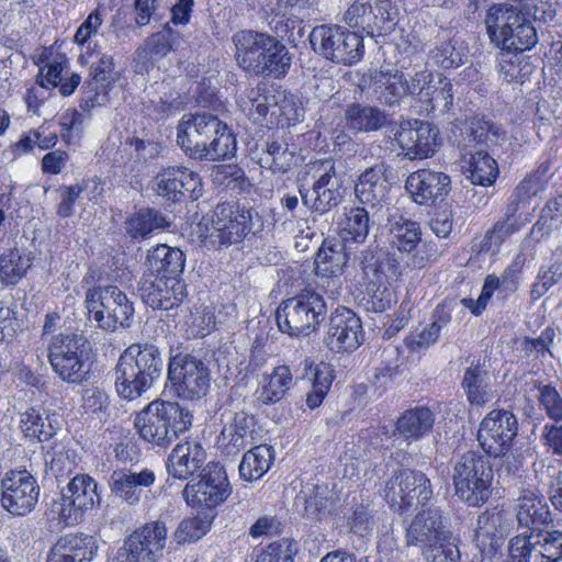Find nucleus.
<instances>
[{"label":"nucleus","instance_id":"nucleus-1","mask_svg":"<svg viewBox=\"0 0 562 562\" xmlns=\"http://www.w3.org/2000/svg\"><path fill=\"white\" fill-rule=\"evenodd\" d=\"M177 144L196 160L216 161L236 153V138L227 124L207 112L182 116L177 126Z\"/></svg>","mask_w":562,"mask_h":562},{"label":"nucleus","instance_id":"nucleus-2","mask_svg":"<svg viewBox=\"0 0 562 562\" xmlns=\"http://www.w3.org/2000/svg\"><path fill=\"white\" fill-rule=\"evenodd\" d=\"M162 368L164 359L156 345L132 344L120 355L113 369L117 395L128 402L142 397L161 376Z\"/></svg>","mask_w":562,"mask_h":562},{"label":"nucleus","instance_id":"nucleus-3","mask_svg":"<svg viewBox=\"0 0 562 562\" xmlns=\"http://www.w3.org/2000/svg\"><path fill=\"white\" fill-rule=\"evenodd\" d=\"M233 42L238 66L251 76L281 78L291 66L286 46L274 36L243 30L233 36Z\"/></svg>","mask_w":562,"mask_h":562},{"label":"nucleus","instance_id":"nucleus-4","mask_svg":"<svg viewBox=\"0 0 562 562\" xmlns=\"http://www.w3.org/2000/svg\"><path fill=\"white\" fill-rule=\"evenodd\" d=\"M134 425L143 440L166 448L190 428L192 415L178 403L156 400L136 415Z\"/></svg>","mask_w":562,"mask_h":562},{"label":"nucleus","instance_id":"nucleus-5","mask_svg":"<svg viewBox=\"0 0 562 562\" xmlns=\"http://www.w3.org/2000/svg\"><path fill=\"white\" fill-rule=\"evenodd\" d=\"M53 371L65 382L80 384L88 379L92 364V348L82 334H58L48 345Z\"/></svg>","mask_w":562,"mask_h":562},{"label":"nucleus","instance_id":"nucleus-6","mask_svg":"<svg viewBox=\"0 0 562 562\" xmlns=\"http://www.w3.org/2000/svg\"><path fill=\"white\" fill-rule=\"evenodd\" d=\"M452 481L456 495L469 506H481L492 494L493 469L486 456L469 450L454 462Z\"/></svg>","mask_w":562,"mask_h":562},{"label":"nucleus","instance_id":"nucleus-7","mask_svg":"<svg viewBox=\"0 0 562 562\" xmlns=\"http://www.w3.org/2000/svg\"><path fill=\"white\" fill-rule=\"evenodd\" d=\"M327 306L322 294L305 289L300 294L283 300L277 308L279 329L290 336L310 335L324 321Z\"/></svg>","mask_w":562,"mask_h":562},{"label":"nucleus","instance_id":"nucleus-8","mask_svg":"<svg viewBox=\"0 0 562 562\" xmlns=\"http://www.w3.org/2000/svg\"><path fill=\"white\" fill-rule=\"evenodd\" d=\"M86 304L90 319L98 327L114 331L117 326L128 327L134 315L133 302L117 285L108 284L89 289Z\"/></svg>","mask_w":562,"mask_h":562},{"label":"nucleus","instance_id":"nucleus-9","mask_svg":"<svg viewBox=\"0 0 562 562\" xmlns=\"http://www.w3.org/2000/svg\"><path fill=\"white\" fill-rule=\"evenodd\" d=\"M315 53L336 64L351 66L360 61L364 54L363 38L338 25H317L310 34Z\"/></svg>","mask_w":562,"mask_h":562},{"label":"nucleus","instance_id":"nucleus-10","mask_svg":"<svg viewBox=\"0 0 562 562\" xmlns=\"http://www.w3.org/2000/svg\"><path fill=\"white\" fill-rule=\"evenodd\" d=\"M517 431L518 422L512 412L493 409L480 423L476 438L487 457L504 458L508 468L513 459L514 469L518 470L521 462L508 454Z\"/></svg>","mask_w":562,"mask_h":562},{"label":"nucleus","instance_id":"nucleus-11","mask_svg":"<svg viewBox=\"0 0 562 562\" xmlns=\"http://www.w3.org/2000/svg\"><path fill=\"white\" fill-rule=\"evenodd\" d=\"M168 379L178 397L200 400L210 389L209 362L190 353H178L169 360Z\"/></svg>","mask_w":562,"mask_h":562},{"label":"nucleus","instance_id":"nucleus-12","mask_svg":"<svg viewBox=\"0 0 562 562\" xmlns=\"http://www.w3.org/2000/svg\"><path fill=\"white\" fill-rule=\"evenodd\" d=\"M314 179L312 191L300 189L303 204L312 212L325 214L336 207L344 198L342 177L331 159L311 166Z\"/></svg>","mask_w":562,"mask_h":562},{"label":"nucleus","instance_id":"nucleus-13","mask_svg":"<svg viewBox=\"0 0 562 562\" xmlns=\"http://www.w3.org/2000/svg\"><path fill=\"white\" fill-rule=\"evenodd\" d=\"M512 562H558L562 559V531H524L509 539Z\"/></svg>","mask_w":562,"mask_h":562},{"label":"nucleus","instance_id":"nucleus-14","mask_svg":"<svg viewBox=\"0 0 562 562\" xmlns=\"http://www.w3.org/2000/svg\"><path fill=\"white\" fill-rule=\"evenodd\" d=\"M383 497L396 512L411 508L416 501L424 505L432 497L429 477L422 471L402 469L394 471L385 482Z\"/></svg>","mask_w":562,"mask_h":562},{"label":"nucleus","instance_id":"nucleus-15","mask_svg":"<svg viewBox=\"0 0 562 562\" xmlns=\"http://www.w3.org/2000/svg\"><path fill=\"white\" fill-rule=\"evenodd\" d=\"M167 542V526L162 520L145 524L133 531L119 550L122 562H159Z\"/></svg>","mask_w":562,"mask_h":562},{"label":"nucleus","instance_id":"nucleus-16","mask_svg":"<svg viewBox=\"0 0 562 562\" xmlns=\"http://www.w3.org/2000/svg\"><path fill=\"white\" fill-rule=\"evenodd\" d=\"M231 494V485L224 467L209 462L201 471L196 483H188L183 497L191 506H205L212 509L223 503Z\"/></svg>","mask_w":562,"mask_h":562},{"label":"nucleus","instance_id":"nucleus-17","mask_svg":"<svg viewBox=\"0 0 562 562\" xmlns=\"http://www.w3.org/2000/svg\"><path fill=\"white\" fill-rule=\"evenodd\" d=\"M38 496L37 481L26 470L9 471L1 481V506L13 516L31 513Z\"/></svg>","mask_w":562,"mask_h":562},{"label":"nucleus","instance_id":"nucleus-18","mask_svg":"<svg viewBox=\"0 0 562 562\" xmlns=\"http://www.w3.org/2000/svg\"><path fill=\"white\" fill-rule=\"evenodd\" d=\"M250 212L237 201L218 203L213 211L210 237L221 246L240 241L251 229Z\"/></svg>","mask_w":562,"mask_h":562},{"label":"nucleus","instance_id":"nucleus-19","mask_svg":"<svg viewBox=\"0 0 562 562\" xmlns=\"http://www.w3.org/2000/svg\"><path fill=\"white\" fill-rule=\"evenodd\" d=\"M362 339V323L355 312L340 306L330 314L324 341L331 351L351 352Z\"/></svg>","mask_w":562,"mask_h":562},{"label":"nucleus","instance_id":"nucleus-20","mask_svg":"<svg viewBox=\"0 0 562 562\" xmlns=\"http://www.w3.org/2000/svg\"><path fill=\"white\" fill-rule=\"evenodd\" d=\"M97 482L89 475L79 474L71 479L61 493L59 515L67 525L78 524L83 513L99 504Z\"/></svg>","mask_w":562,"mask_h":562},{"label":"nucleus","instance_id":"nucleus-21","mask_svg":"<svg viewBox=\"0 0 562 562\" xmlns=\"http://www.w3.org/2000/svg\"><path fill=\"white\" fill-rule=\"evenodd\" d=\"M438 133V128L428 122L407 121L395 133V140L404 157L409 160L424 159L435 154Z\"/></svg>","mask_w":562,"mask_h":562},{"label":"nucleus","instance_id":"nucleus-22","mask_svg":"<svg viewBox=\"0 0 562 562\" xmlns=\"http://www.w3.org/2000/svg\"><path fill=\"white\" fill-rule=\"evenodd\" d=\"M142 301L154 310L169 311L177 307L186 295V284L181 279H167L144 274L139 282Z\"/></svg>","mask_w":562,"mask_h":562},{"label":"nucleus","instance_id":"nucleus-23","mask_svg":"<svg viewBox=\"0 0 562 562\" xmlns=\"http://www.w3.org/2000/svg\"><path fill=\"white\" fill-rule=\"evenodd\" d=\"M450 177L445 172L419 169L407 177L405 189L413 202L430 206L445 200L450 191Z\"/></svg>","mask_w":562,"mask_h":562},{"label":"nucleus","instance_id":"nucleus-24","mask_svg":"<svg viewBox=\"0 0 562 562\" xmlns=\"http://www.w3.org/2000/svg\"><path fill=\"white\" fill-rule=\"evenodd\" d=\"M140 103L143 112L158 121L179 111L182 100L171 81L162 80L145 87Z\"/></svg>","mask_w":562,"mask_h":562},{"label":"nucleus","instance_id":"nucleus-25","mask_svg":"<svg viewBox=\"0 0 562 562\" xmlns=\"http://www.w3.org/2000/svg\"><path fill=\"white\" fill-rule=\"evenodd\" d=\"M155 481L156 475L149 469H143L139 472L120 469L110 475L109 487L115 497L128 505H136L142 499L144 488L151 486Z\"/></svg>","mask_w":562,"mask_h":562},{"label":"nucleus","instance_id":"nucleus-26","mask_svg":"<svg viewBox=\"0 0 562 562\" xmlns=\"http://www.w3.org/2000/svg\"><path fill=\"white\" fill-rule=\"evenodd\" d=\"M448 529L442 512L438 507H428L414 516L406 528L405 540L408 547H418L420 550Z\"/></svg>","mask_w":562,"mask_h":562},{"label":"nucleus","instance_id":"nucleus-27","mask_svg":"<svg viewBox=\"0 0 562 562\" xmlns=\"http://www.w3.org/2000/svg\"><path fill=\"white\" fill-rule=\"evenodd\" d=\"M206 457L205 449L196 440L178 443L167 459V472L175 479L186 481L195 472L202 471Z\"/></svg>","mask_w":562,"mask_h":562},{"label":"nucleus","instance_id":"nucleus-28","mask_svg":"<svg viewBox=\"0 0 562 562\" xmlns=\"http://www.w3.org/2000/svg\"><path fill=\"white\" fill-rule=\"evenodd\" d=\"M387 169L386 164L379 162L360 173L355 184V194L360 204L374 209L382 206V203L386 201L389 194Z\"/></svg>","mask_w":562,"mask_h":562},{"label":"nucleus","instance_id":"nucleus-29","mask_svg":"<svg viewBox=\"0 0 562 562\" xmlns=\"http://www.w3.org/2000/svg\"><path fill=\"white\" fill-rule=\"evenodd\" d=\"M404 83L405 76L397 69L373 70L369 74L368 89L373 100L392 108L405 97Z\"/></svg>","mask_w":562,"mask_h":562},{"label":"nucleus","instance_id":"nucleus-30","mask_svg":"<svg viewBox=\"0 0 562 562\" xmlns=\"http://www.w3.org/2000/svg\"><path fill=\"white\" fill-rule=\"evenodd\" d=\"M515 517L518 526L527 531L544 530L542 527L552 521V514L542 495L525 491L517 499Z\"/></svg>","mask_w":562,"mask_h":562},{"label":"nucleus","instance_id":"nucleus-31","mask_svg":"<svg viewBox=\"0 0 562 562\" xmlns=\"http://www.w3.org/2000/svg\"><path fill=\"white\" fill-rule=\"evenodd\" d=\"M98 546L91 536L67 535L50 549L47 562H91Z\"/></svg>","mask_w":562,"mask_h":562},{"label":"nucleus","instance_id":"nucleus-32","mask_svg":"<svg viewBox=\"0 0 562 562\" xmlns=\"http://www.w3.org/2000/svg\"><path fill=\"white\" fill-rule=\"evenodd\" d=\"M434 423L435 414L429 407L408 408L397 417L393 436L407 443L418 441L431 431Z\"/></svg>","mask_w":562,"mask_h":562},{"label":"nucleus","instance_id":"nucleus-33","mask_svg":"<svg viewBox=\"0 0 562 562\" xmlns=\"http://www.w3.org/2000/svg\"><path fill=\"white\" fill-rule=\"evenodd\" d=\"M254 425V417L243 411L227 416V422L217 437V446L227 456L237 453L248 443Z\"/></svg>","mask_w":562,"mask_h":562},{"label":"nucleus","instance_id":"nucleus-34","mask_svg":"<svg viewBox=\"0 0 562 562\" xmlns=\"http://www.w3.org/2000/svg\"><path fill=\"white\" fill-rule=\"evenodd\" d=\"M277 92L265 83L247 88L238 98L240 110L257 124L271 119L273 102H277Z\"/></svg>","mask_w":562,"mask_h":562},{"label":"nucleus","instance_id":"nucleus-35","mask_svg":"<svg viewBox=\"0 0 562 562\" xmlns=\"http://www.w3.org/2000/svg\"><path fill=\"white\" fill-rule=\"evenodd\" d=\"M384 265L378 271V276L366 279V296L363 300L368 312L382 313L389 310L394 302V295L389 288V282L391 279H396L397 270L391 268L387 263Z\"/></svg>","mask_w":562,"mask_h":562},{"label":"nucleus","instance_id":"nucleus-36","mask_svg":"<svg viewBox=\"0 0 562 562\" xmlns=\"http://www.w3.org/2000/svg\"><path fill=\"white\" fill-rule=\"evenodd\" d=\"M184 255L178 248H171L167 245H158L148 250L146 257L147 271L144 274L155 277L180 279L184 269Z\"/></svg>","mask_w":562,"mask_h":562},{"label":"nucleus","instance_id":"nucleus-37","mask_svg":"<svg viewBox=\"0 0 562 562\" xmlns=\"http://www.w3.org/2000/svg\"><path fill=\"white\" fill-rule=\"evenodd\" d=\"M461 387L470 405L476 407H484L495 395L491 374L488 370L480 363H472L465 369Z\"/></svg>","mask_w":562,"mask_h":562},{"label":"nucleus","instance_id":"nucleus-38","mask_svg":"<svg viewBox=\"0 0 562 562\" xmlns=\"http://www.w3.org/2000/svg\"><path fill=\"white\" fill-rule=\"evenodd\" d=\"M347 262V243L337 238H326L315 256L316 274L323 278L339 277Z\"/></svg>","mask_w":562,"mask_h":562},{"label":"nucleus","instance_id":"nucleus-39","mask_svg":"<svg viewBox=\"0 0 562 562\" xmlns=\"http://www.w3.org/2000/svg\"><path fill=\"white\" fill-rule=\"evenodd\" d=\"M304 372L301 380L308 383L311 390L306 394V405L314 409L318 407L328 394L333 380V368L329 363L319 362L314 364L310 360H304Z\"/></svg>","mask_w":562,"mask_h":562},{"label":"nucleus","instance_id":"nucleus-40","mask_svg":"<svg viewBox=\"0 0 562 562\" xmlns=\"http://www.w3.org/2000/svg\"><path fill=\"white\" fill-rule=\"evenodd\" d=\"M34 257L25 248H10L0 256V282L12 286L22 280L33 265Z\"/></svg>","mask_w":562,"mask_h":562},{"label":"nucleus","instance_id":"nucleus-41","mask_svg":"<svg viewBox=\"0 0 562 562\" xmlns=\"http://www.w3.org/2000/svg\"><path fill=\"white\" fill-rule=\"evenodd\" d=\"M346 127L355 133L374 132L386 124V114L376 106L351 103L345 110Z\"/></svg>","mask_w":562,"mask_h":562},{"label":"nucleus","instance_id":"nucleus-42","mask_svg":"<svg viewBox=\"0 0 562 562\" xmlns=\"http://www.w3.org/2000/svg\"><path fill=\"white\" fill-rule=\"evenodd\" d=\"M387 225L391 243L400 251L411 252L419 244L422 231L417 222L408 220L394 211L387 215Z\"/></svg>","mask_w":562,"mask_h":562},{"label":"nucleus","instance_id":"nucleus-43","mask_svg":"<svg viewBox=\"0 0 562 562\" xmlns=\"http://www.w3.org/2000/svg\"><path fill=\"white\" fill-rule=\"evenodd\" d=\"M514 526V520L509 512L504 509L485 510L479 515L476 520V536L477 538L491 537V542L495 547L498 540L507 537Z\"/></svg>","mask_w":562,"mask_h":562},{"label":"nucleus","instance_id":"nucleus-44","mask_svg":"<svg viewBox=\"0 0 562 562\" xmlns=\"http://www.w3.org/2000/svg\"><path fill=\"white\" fill-rule=\"evenodd\" d=\"M293 384V374L288 366H279L265 375L257 390V400L263 405L280 402Z\"/></svg>","mask_w":562,"mask_h":562},{"label":"nucleus","instance_id":"nucleus-45","mask_svg":"<svg viewBox=\"0 0 562 562\" xmlns=\"http://www.w3.org/2000/svg\"><path fill=\"white\" fill-rule=\"evenodd\" d=\"M508 41L502 45L503 50L524 52L538 43V36L532 22L521 11L516 9L506 34Z\"/></svg>","mask_w":562,"mask_h":562},{"label":"nucleus","instance_id":"nucleus-46","mask_svg":"<svg viewBox=\"0 0 562 562\" xmlns=\"http://www.w3.org/2000/svg\"><path fill=\"white\" fill-rule=\"evenodd\" d=\"M524 261L525 260L521 256H516V258L503 270L501 276L488 274L485 278L481 305H483L485 299H491L496 290L504 293H514L518 289Z\"/></svg>","mask_w":562,"mask_h":562},{"label":"nucleus","instance_id":"nucleus-47","mask_svg":"<svg viewBox=\"0 0 562 562\" xmlns=\"http://www.w3.org/2000/svg\"><path fill=\"white\" fill-rule=\"evenodd\" d=\"M503 134L501 126L493 122L484 117H472L468 122L464 140L468 142L467 146L472 147L471 150L484 148L487 151V149L498 144Z\"/></svg>","mask_w":562,"mask_h":562},{"label":"nucleus","instance_id":"nucleus-48","mask_svg":"<svg viewBox=\"0 0 562 562\" xmlns=\"http://www.w3.org/2000/svg\"><path fill=\"white\" fill-rule=\"evenodd\" d=\"M516 9L508 4H494L485 14L484 24L488 38L499 48L508 41L506 34Z\"/></svg>","mask_w":562,"mask_h":562},{"label":"nucleus","instance_id":"nucleus-49","mask_svg":"<svg viewBox=\"0 0 562 562\" xmlns=\"http://www.w3.org/2000/svg\"><path fill=\"white\" fill-rule=\"evenodd\" d=\"M19 426L25 437L40 442L48 441L56 434L52 417L34 407L20 415Z\"/></svg>","mask_w":562,"mask_h":562},{"label":"nucleus","instance_id":"nucleus-50","mask_svg":"<svg viewBox=\"0 0 562 562\" xmlns=\"http://www.w3.org/2000/svg\"><path fill=\"white\" fill-rule=\"evenodd\" d=\"M465 155L470 156L467 171L471 182L483 187L494 183L498 175L496 160L484 148L469 150Z\"/></svg>","mask_w":562,"mask_h":562},{"label":"nucleus","instance_id":"nucleus-51","mask_svg":"<svg viewBox=\"0 0 562 562\" xmlns=\"http://www.w3.org/2000/svg\"><path fill=\"white\" fill-rule=\"evenodd\" d=\"M460 539L448 529L438 539L420 549L426 562H460Z\"/></svg>","mask_w":562,"mask_h":562},{"label":"nucleus","instance_id":"nucleus-52","mask_svg":"<svg viewBox=\"0 0 562 562\" xmlns=\"http://www.w3.org/2000/svg\"><path fill=\"white\" fill-rule=\"evenodd\" d=\"M168 222L155 209H142L125 222L126 234L133 239H144L156 229L165 228Z\"/></svg>","mask_w":562,"mask_h":562},{"label":"nucleus","instance_id":"nucleus-53","mask_svg":"<svg viewBox=\"0 0 562 562\" xmlns=\"http://www.w3.org/2000/svg\"><path fill=\"white\" fill-rule=\"evenodd\" d=\"M214 519L212 509L199 512L193 517L182 519L173 532L178 544L195 542L207 533Z\"/></svg>","mask_w":562,"mask_h":562},{"label":"nucleus","instance_id":"nucleus-54","mask_svg":"<svg viewBox=\"0 0 562 562\" xmlns=\"http://www.w3.org/2000/svg\"><path fill=\"white\" fill-rule=\"evenodd\" d=\"M183 42L179 32L166 24L161 31L149 36L139 54H145L150 60H158L165 57L170 50H176Z\"/></svg>","mask_w":562,"mask_h":562},{"label":"nucleus","instance_id":"nucleus-55","mask_svg":"<svg viewBox=\"0 0 562 562\" xmlns=\"http://www.w3.org/2000/svg\"><path fill=\"white\" fill-rule=\"evenodd\" d=\"M271 463V449L262 445L257 446L244 454L239 464V474L245 481H257L269 470Z\"/></svg>","mask_w":562,"mask_h":562},{"label":"nucleus","instance_id":"nucleus-56","mask_svg":"<svg viewBox=\"0 0 562 562\" xmlns=\"http://www.w3.org/2000/svg\"><path fill=\"white\" fill-rule=\"evenodd\" d=\"M525 222H510L504 218H498L493 226L486 231L480 250L482 252H498L501 246L512 235L518 233L524 226Z\"/></svg>","mask_w":562,"mask_h":562},{"label":"nucleus","instance_id":"nucleus-57","mask_svg":"<svg viewBox=\"0 0 562 562\" xmlns=\"http://www.w3.org/2000/svg\"><path fill=\"white\" fill-rule=\"evenodd\" d=\"M273 172L284 173L294 161V151L283 138H272L266 143V156L262 158Z\"/></svg>","mask_w":562,"mask_h":562},{"label":"nucleus","instance_id":"nucleus-58","mask_svg":"<svg viewBox=\"0 0 562 562\" xmlns=\"http://www.w3.org/2000/svg\"><path fill=\"white\" fill-rule=\"evenodd\" d=\"M180 168L168 167L161 169L154 179L155 191L158 195L172 202L182 200V187L180 184Z\"/></svg>","mask_w":562,"mask_h":562},{"label":"nucleus","instance_id":"nucleus-59","mask_svg":"<svg viewBox=\"0 0 562 562\" xmlns=\"http://www.w3.org/2000/svg\"><path fill=\"white\" fill-rule=\"evenodd\" d=\"M370 216L366 207H352L347 214L344 241L362 244L369 234Z\"/></svg>","mask_w":562,"mask_h":562},{"label":"nucleus","instance_id":"nucleus-60","mask_svg":"<svg viewBox=\"0 0 562 562\" xmlns=\"http://www.w3.org/2000/svg\"><path fill=\"white\" fill-rule=\"evenodd\" d=\"M374 23L369 29V36L390 34L397 24L396 13L392 12L390 0H374L372 3Z\"/></svg>","mask_w":562,"mask_h":562},{"label":"nucleus","instance_id":"nucleus-61","mask_svg":"<svg viewBox=\"0 0 562 562\" xmlns=\"http://www.w3.org/2000/svg\"><path fill=\"white\" fill-rule=\"evenodd\" d=\"M372 3L367 0H356L344 14L345 23L357 31L369 35V29L374 23Z\"/></svg>","mask_w":562,"mask_h":562},{"label":"nucleus","instance_id":"nucleus-62","mask_svg":"<svg viewBox=\"0 0 562 562\" xmlns=\"http://www.w3.org/2000/svg\"><path fill=\"white\" fill-rule=\"evenodd\" d=\"M538 401L546 415L555 423L562 420V396L558 390L550 384L536 383Z\"/></svg>","mask_w":562,"mask_h":562},{"label":"nucleus","instance_id":"nucleus-63","mask_svg":"<svg viewBox=\"0 0 562 562\" xmlns=\"http://www.w3.org/2000/svg\"><path fill=\"white\" fill-rule=\"evenodd\" d=\"M356 259L359 261L364 279L378 276V271L381 270L382 266H385L384 263L396 269L395 259L371 247L362 249L359 255L356 256Z\"/></svg>","mask_w":562,"mask_h":562},{"label":"nucleus","instance_id":"nucleus-64","mask_svg":"<svg viewBox=\"0 0 562 562\" xmlns=\"http://www.w3.org/2000/svg\"><path fill=\"white\" fill-rule=\"evenodd\" d=\"M429 57L434 64L443 69H453L462 65L463 53L456 48V45L451 42H442L430 50Z\"/></svg>","mask_w":562,"mask_h":562}]
</instances>
